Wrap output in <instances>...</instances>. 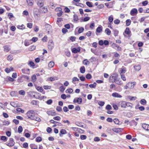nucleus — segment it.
Returning <instances> with one entry per match:
<instances>
[{"label": "nucleus", "mask_w": 149, "mask_h": 149, "mask_svg": "<svg viewBox=\"0 0 149 149\" xmlns=\"http://www.w3.org/2000/svg\"><path fill=\"white\" fill-rule=\"evenodd\" d=\"M35 112L32 110H29L28 111L27 113V116L28 117V118L32 120L34 119L33 118L35 116Z\"/></svg>", "instance_id": "nucleus-1"}, {"label": "nucleus", "mask_w": 149, "mask_h": 149, "mask_svg": "<svg viewBox=\"0 0 149 149\" xmlns=\"http://www.w3.org/2000/svg\"><path fill=\"white\" fill-rule=\"evenodd\" d=\"M119 104L121 107L123 108H125L126 107H130L131 104V103L126 102H121Z\"/></svg>", "instance_id": "nucleus-2"}, {"label": "nucleus", "mask_w": 149, "mask_h": 149, "mask_svg": "<svg viewBox=\"0 0 149 149\" xmlns=\"http://www.w3.org/2000/svg\"><path fill=\"white\" fill-rule=\"evenodd\" d=\"M15 144L13 139V138H11L10 139L9 142H7L6 143V145L12 147Z\"/></svg>", "instance_id": "nucleus-3"}, {"label": "nucleus", "mask_w": 149, "mask_h": 149, "mask_svg": "<svg viewBox=\"0 0 149 149\" xmlns=\"http://www.w3.org/2000/svg\"><path fill=\"white\" fill-rule=\"evenodd\" d=\"M129 87V88L130 89H133L136 85V83L135 82H129L128 83Z\"/></svg>", "instance_id": "nucleus-4"}, {"label": "nucleus", "mask_w": 149, "mask_h": 149, "mask_svg": "<svg viewBox=\"0 0 149 149\" xmlns=\"http://www.w3.org/2000/svg\"><path fill=\"white\" fill-rule=\"evenodd\" d=\"M137 10L136 8H133L130 11V14L132 16H134L137 13Z\"/></svg>", "instance_id": "nucleus-5"}, {"label": "nucleus", "mask_w": 149, "mask_h": 149, "mask_svg": "<svg viewBox=\"0 0 149 149\" xmlns=\"http://www.w3.org/2000/svg\"><path fill=\"white\" fill-rule=\"evenodd\" d=\"M54 44L52 41H50L48 42V47L50 50L52 49L54 47Z\"/></svg>", "instance_id": "nucleus-6"}, {"label": "nucleus", "mask_w": 149, "mask_h": 149, "mask_svg": "<svg viewBox=\"0 0 149 149\" xmlns=\"http://www.w3.org/2000/svg\"><path fill=\"white\" fill-rule=\"evenodd\" d=\"M38 10L37 9H35L33 11V15L35 17H38L40 16V14L38 13Z\"/></svg>", "instance_id": "nucleus-7"}, {"label": "nucleus", "mask_w": 149, "mask_h": 149, "mask_svg": "<svg viewBox=\"0 0 149 149\" xmlns=\"http://www.w3.org/2000/svg\"><path fill=\"white\" fill-rule=\"evenodd\" d=\"M142 127L145 130H149V125L145 123H143L142 124Z\"/></svg>", "instance_id": "nucleus-8"}, {"label": "nucleus", "mask_w": 149, "mask_h": 149, "mask_svg": "<svg viewBox=\"0 0 149 149\" xmlns=\"http://www.w3.org/2000/svg\"><path fill=\"white\" fill-rule=\"evenodd\" d=\"M3 48L5 52H8L10 49V46L9 45H6L3 46Z\"/></svg>", "instance_id": "nucleus-9"}, {"label": "nucleus", "mask_w": 149, "mask_h": 149, "mask_svg": "<svg viewBox=\"0 0 149 149\" xmlns=\"http://www.w3.org/2000/svg\"><path fill=\"white\" fill-rule=\"evenodd\" d=\"M112 47L117 50H119L121 49L120 47L116 44L113 43L112 45Z\"/></svg>", "instance_id": "nucleus-10"}, {"label": "nucleus", "mask_w": 149, "mask_h": 149, "mask_svg": "<svg viewBox=\"0 0 149 149\" xmlns=\"http://www.w3.org/2000/svg\"><path fill=\"white\" fill-rule=\"evenodd\" d=\"M58 79V77H54L48 78L47 80L48 81H53L55 80H57Z\"/></svg>", "instance_id": "nucleus-11"}, {"label": "nucleus", "mask_w": 149, "mask_h": 149, "mask_svg": "<svg viewBox=\"0 0 149 149\" xmlns=\"http://www.w3.org/2000/svg\"><path fill=\"white\" fill-rule=\"evenodd\" d=\"M121 129L120 128H113L112 130L115 132L118 133L121 131Z\"/></svg>", "instance_id": "nucleus-12"}, {"label": "nucleus", "mask_w": 149, "mask_h": 149, "mask_svg": "<svg viewBox=\"0 0 149 149\" xmlns=\"http://www.w3.org/2000/svg\"><path fill=\"white\" fill-rule=\"evenodd\" d=\"M112 95L114 97L121 98L122 97L121 95L117 93H113L112 94Z\"/></svg>", "instance_id": "nucleus-13"}, {"label": "nucleus", "mask_w": 149, "mask_h": 149, "mask_svg": "<svg viewBox=\"0 0 149 149\" xmlns=\"http://www.w3.org/2000/svg\"><path fill=\"white\" fill-rule=\"evenodd\" d=\"M28 94L31 97H35V93L34 92L30 91L28 93Z\"/></svg>", "instance_id": "nucleus-14"}, {"label": "nucleus", "mask_w": 149, "mask_h": 149, "mask_svg": "<svg viewBox=\"0 0 149 149\" xmlns=\"http://www.w3.org/2000/svg\"><path fill=\"white\" fill-rule=\"evenodd\" d=\"M47 113L49 115L54 116L56 115V113L54 111H47Z\"/></svg>", "instance_id": "nucleus-15"}, {"label": "nucleus", "mask_w": 149, "mask_h": 149, "mask_svg": "<svg viewBox=\"0 0 149 149\" xmlns=\"http://www.w3.org/2000/svg\"><path fill=\"white\" fill-rule=\"evenodd\" d=\"M80 49L79 48L76 49V48H73L72 50V52L73 53H77L78 52H79L80 51Z\"/></svg>", "instance_id": "nucleus-16"}, {"label": "nucleus", "mask_w": 149, "mask_h": 149, "mask_svg": "<svg viewBox=\"0 0 149 149\" xmlns=\"http://www.w3.org/2000/svg\"><path fill=\"white\" fill-rule=\"evenodd\" d=\"M26 2L29 6H32L33 4V0H26Z\"/></svg>", "instance_id": "nucleus-17"}, {"label": "nucleus", "mask_w": 149, "mask_h": 149, "mask_svg": "<svg viewBox=\"0 0 149 149\" xmlns=\"http://www.w3.org/2000/svg\"><path fill=\"white\" fill-rule=\"evenodd\" d=\"M135 70L136 71H138L141 69V67L140 65H135L134 67Z\"/></svg>", "instance_id": "nucleus-18"}, {"label": "nucleus", "mask_w": 149, "mask_h": 149, "mask_svg": "<svg viewBox=\"0 0 149 149\" xmlns=\"http://www.w3.org/2000/svg\"><path fill=\"white\" fill-rule=\"evenodd\" d=\"M54 65V63L52 61L49 62L48 64V67L49 68H52L53 67Z\"/></svg>", "instance_id": "nucleus-19"}, {"label": "nucleus", "mask_w": 149, "mask_h": 149, "mask_svg": "<svg viewBox=\"0 0 149 149\" xmlns=\"http://www.w3.org/2000/svg\"><path fill=\"white\" fill-rule=\"evenodd\" d=\"M120 74L122 73H125L126 72V68L125 67H123L122 68L120 69Z\"/></svg>", "instance_id": "nucleus-20"}, {"label": "nucleus", "mask_w": 149, "mask_h": 149, "mask_svg": "<svg viewBox=\"0 0 149 149\" xmlns=\"http://www.w3.org/2000/svg\"><path fill=\"white\" fill-rule=\"evenodd\" d=\"M66 133V130L64 129H62L60 131L59 135L60 136H61V134H65Z\"/></svg>", "instance_id": "nucleus-21"}, {"label": "nucleus", "mask_w": 149, "mask_h": 149, "mask_svg": "<svg viewBox=\"0 0 149 149\" xmlns=\"http://www.w3.org/2000/svg\"><path fill=\"white\" fill-rule=\"evenodd\" d=\"M80 72L82 73H84L85 71V69L84 66H82L80 68Z\"/></svg>", "instance_id": "nucleus-22"}, {"label": "nucleus", "mask_w": 149, "mask_h": 149, "mask_svg": "<svg viewBox=\"0 0 149 149\" xmlns=\"http://www.w3.org/2000/svg\"><path fill=\"white\" fill-rule=\"evenodd\" d=\"M114 82L116 84L118 85H121L122 83H121V80L119 79H116L114 81Z\"/></svg>", "instance_id": "nucleus-23"}, {"label": "nucleus", "mask_w": 149, "mask_h": 149, "mask_svg": "<svg viewBox=\"0 0 149 149\" xmlns=\"http://www.w3.org/2000/svg\"><path fill=\"white\" fill-rule=\"evenodd\" d=\"M34 119H32V120H35L38 122H40L41 121V119L38 117L34 116L33 118Z\"/></svg>", "instance_id": "nucleus-24"}, {"label": "nucleus", "mask_w": 149, "mask_h": 149, "mask_svg": "<svg viewBox=\"0 0 149 149\" xmlns=\"http://www.w3.org/2000/svg\"><path fill=\"white\" fill-rule=\"evenodd\" d=\"M58 10L60 12L59 13H57V15L59 17L62 15L63 12L62 11H61L62 10V9L61 8H58Z\"/></svg>", "instance_id": "nucleus-25"}, {"label": "nucleus", "mask_w": 149, "mask_h": 149, "mask_svg": "<svg viewBox=\"0 0 149 149\" xmlns=\"http://www.w3.org/2000/svg\"><path fill=\"white\" fill-rule=\"evenodd\" d=\"M40 10L43 13H45L47 12V9L45 7H40Z\"/></svg>", "instance_id": "nucleus-26"}, {"label": "nucleus", "mask_w": 149, "mask_h": 149, "mask_svg": "<svg viewBox=\"0 0 149 149\" xmlns=\"http://www.w3.org/2000/svg\"><path fill=\"white\" fill-rule=\"evenodd\" d=\"M82 102V100L81 98H78L76 100V102L78 104H80Z\"/></svg>", "instance_id": "nucleus-27"}, {"label": "nucleus", "mask_w": 149, "mask_h": 149, "mask_svg": "<svg viewBox=\"0 0 149 149\" xmlns=\"http://www.w3.org/2000/svg\"><path fill=\"white\" fill-rule=\"evenodd\" d=\"M105 32L108 35H109L111 34V31L109 29H106L105 30Z\"/></svg>", "instance_id": "nucleus-28"}, {"label": "nucleus", "mask_w": 149, "mask_h": 149, "mask_svg": "<svg viewBox=\"0 0 149 149\" xmlns=\"http://www.w3.org/2000/svg\"><path fill=\"white\" fill-rule=\"evenodd\" d=\"M32 81L33 82H34L36 80V76L34 75L31 77Z\"/></svg>", "instance_id": "nucleus-29"}, {"label": "nucleus", "mask_w": 149, "mask_h": 149, "mask_svg": "<svg viewBox=\"0 0 149 149\" xmlns=\"http://www.w3.org/2000/svg\"><path fill=\"white\" fill-rule=\"evenodd\" d=\"M24 44L26 46H28L30 45V43L28 40H26L24 42Z\"/></svg>", "instance_id": "nucleus-30"}, {"label": "nucleus", "mask_w": 149, "mask_h": 149, "mask_svg": "<svg viewBox=\"0 0 149 149\" xmlns=\"http://www.w3.org/2000/svg\"><path fill=\"white\" fill-rule=\"evenodd\" d=\"M126 25L127 26H129L131 24V21L130 19H127L126 21Z\"/></svg>", "instance_id": "nucleus-31"}, {"label": "nucleus", "mask_w": 149, "mask_h": 149, "mask_svg": "<svg viewBox=\"0 0 149 149\" xmlns=\"http://www.w3.org/2000/svg\"><path fill=\"white\" fill-rule=\"evenodd\" d=\"M10 53L13 54H16L19 53V51L18 50H12L10 52Z\"/></svg>", "instance_id": "nucleus-32"}, {"label": "nucleus", "mask_w": 149, "mask_h": 149, "mask_svg": "<svg viewBox=\"0 0 149 149\" xmlns=\"http://www.w3.org/2000/svg\"><path fill=\"white\" fill-rule=\"evenodd\" d=\"M23 130V128L21 126H20L18 128V132L19 133H21Z\"/></svg>", "instance_id": "nucleus-33"}, {"label": "nucleus", "mask_w": 149, "mask_h": 149, "mask_svg": "<svg viewBox=\"0 0 149 149\" xmlns=\"http://www.w3.org/2000/svg\"><path fill=\"white\" fill-rule=\"evenodd\" d=\"M36 46L34 45L31 46L29 48V50L30 51H33L35 49Z\"/></svg>", "instance_id": "nucleus-34"}, {"label": "nucleus", "mask_w": 149, "mask_h": 149, "mask_svg": "<svg viewBox=\"0 0 149 149\" xmlns=\"http://www.w3.org/2000/svg\"><path fill=\"white\" fill-rule=\"evenodd\" d=\"M28 64L31 67H33L35 66V64L34 62L32 61H29L28 63Z\"/></svg>", "instance_id": "nucleus-35"}, {"label": "nucleus", "mask_w": 149, "mask_h": 149, "mask_svg": "<svg viewBox=\"0 0 149 149\" xmlns=\"http://www.w3.org/2000/svg\"><path fill=\"white\" fill-rule=\"evenodd\" d=\"M36 89L40 92H42L43 90V89L42 87L39 86H38L36 88Z\"/></svg>", "instance_id": "nucleus-36"}, {"label": "nucleus", "mask_w": 149, "mask_h": 149, "mask_svg": "<svg viewBox=\"0 0 149 149\" xmlns=\"http://www.w3.org/2000/svg\"><path fill=\"white\" fill-rule=\"evenodd\" d=\"M84 28L83 27H80V28L78 31V32L79 33H82L84 31Z\"/></svg>", "instance_id": "nucleus-37"}, {"label": "nucleus", "mask_w": 149, "mask_h": 149, "mask_svg": "<svg viewBox=\"0 0 149 149\" xmlns=\"http://www.w3.org/2000/svg\"><path fill=\"white\" fill-rule=\"evenodd\" d=\"M96 84L95 82H94L93 84H91L89 85V86L91 88H95L96 87Z\"/></svg>", "instance_id": "nucleus-38"}, {"label": "nucleus", "mask_w": 149, "mask_h": 149, "mask_svg": "<svg viewBox=\"0 0 149 149\" xmlns=\"http://www.w3.org/2000/svg\"><path fill=\"white\" fill-rule=\"evenodd\" d=\"M13 59V56L11 55H9L7 57V59L10 61H11Z\"/></svg>", "instance_id": "nucleus-39"}, {"label": "nucleus", "mask_w": 149, "mask_h": 149, "mask_svg": "<svg viewBox=\"0 0 149 149\" xmlns=\"http://www.w3.org/2000/svg\"><path fill=\"white\" fill-rule=\"evenodd\" d=\"M73 92V90L71 88H69L66 90L65 92L66 93H71Z\"/></svg>", "instance_id": "nucleus-40"}, {"label": "nucleus", "mask_w": 149, "mask_h": 149, "mask_svg": "<svg viewBox=\"0 0 149 149\" xmlns=\"http://www.w3.org/2000/svg\"><path fill=\"white\" fill-rule=\"evenodd\" d=\"M125 32L126 34L129 35L130 33V31L129 28H127L125 30Z\"/></svg>", "instance_id": "nucleus-41"}, {"label": "nucleus", "mask_w": 149, "mask_h": 149, "mask_svg": "<svg viewBox=\"0 0 149 149\" xmlns=\"http://www.w3.org/2000/svg\"><path fill=\"white\" fill-rule=\"evenodd\" d=\"M10 105L14 107H17V104L14 102H10Z\"/></svg>", "instance_id": "nucleus-42"}, {"label": "nucleus", "mask_w": 149, "mask_h": 149, "mask_svg": "<svg viewBox=\"0 0 149 149\" xmlns=\"http://www.w3.org/2000/svg\"><path fill=\"white\" fill-rule=\"evenodd\" d=\"M140 103L141 104L145 105L146 104V101L143 99H142L140 101Z\"/></svg>", "instance_id": "nucleus-43"}, {"label": "nucleus", "mask_w": 149, "mask_h": 149, "mask_svg": "<svg viewBox=\"0 0 149 149\" xmlns=\"http://www.w3.org/2000/svg\"><path fill=\"white\" fill-rule=\"evenodd\" d=\"M36 140L37 142H40L42 141L41 137L40 136H38L36 138Z\"/></svg>", "instance_id": "nucleus-44"}, {"label": "nucleus", "mask_w": 149, "mask_h": 149, "mask_svg": "<svg viewBox=\"0 0 149 149\" xmlns=\"http://www.w3.org/2000/svg\"><path fill=\"white\" fill-rule=\"evenodd\" d=\"M86 5L89 7H93L92 3L89 1H87L86 3Z\"/></svg>", "instance_id": "nucleus-45"}, {"label": "nucleus", "mask_w": 149, "mask_h": 149, "mask_svg": "<svg viewBox=\"0 0 149 149\" xmlns=\"http://www.w3.org/2000/svg\"><path fill=\"white\" fill-rule=\"evenodd\" d=\"M9 124V122L8 121L4 120L3 121V125H8Z\"/></svg>", "instance_id": "nucleus-46"}, {"label": "nucleus", "mask_w": 149, "mask_h": 149, "mask_svg": "<svg viewBox=\"0 0 149 149\" xmlns=\"http://www.w3.org/2000/svg\"><path fill=\"white\" fill-rule=\"evenodd\" d=\"M102 31V29L101 27H98L96 29V31L97 32L100 33Z\"/></svg>", "instance_id": "nucleus-47"}, {"label": "nucleus", "mask_w": 149, "mask_h": 149, "mask_svg": "<svg viewBox=\"0 0 149 149\" xmlns=\"http://www.w3.org/2000/svg\"><path fill=\"white\" fill-rule=\"evenodd\" d=\"M56 109L58 112H61L62 110L61 107L59 106H57L56 108Z\"/></svg>", "instance_id": "nucleus-48"}, {"label": "nucleus", "mask_w": 149, "mask_h": 149, "mask_svg": "<svg viewBox=\"0 0 149 149\" xmlns=\"http://www.w3.org/2000/svg\"><path fill=\"white\" fill-rule=\"evenodd\" d=\"M108 20L109 22H110V23L112 22L113 20V17L112 15H111L108 18Z\"/></svg>", "instance_id": "nucleus-49"}, {"label": "nucleus", "mask_w": 149, "mask_h": 149, "mask_svg": "<svg viewBox=\"0 0 149 149\" xmlns=\"http://www.w3.org/2000/svg\"><path fill=\"white\" fill-rule=\"evenodd\" d=\"M7 138L4 136H2L1 137V139L4 141H6L7 140Z\"/></svg>", "instance_id": "nucleus-50"}, {"label": "nucleus", "mask_w": 149, "mask_h": 149, "mask_svg": "<svg viewBox=\"0 0 149 149\" xmlns=\"http://www.w3.org/2000/svg\"><path fill=\"white\" fill-rule=\"evenodd\" d=\"M38 40V38L36 37H33L30 40V41H32L33 42H35Z\"/></svg>", "instance_id": "nucleus-51"}, {"label": "nucleus", "mask_w": 149, "mask_h": 149, "mask_svg": "<svg viewBox=\"0 0 149 149\" xmlns=\"http://www.w3.org/2000/svg\"><path fill=\"white\" fill-rule=\"evenodd\" d=\"M113 122L115 124H119V121L117 118H114L113 119Z\"/></svg>", "instance_id": "nucleus-52"}, {"label": "nucleus", "mask_w": 149, "mask_h": 149, "mask_svg": "<svg viewBox=\"0 0 149 149\" xmlns=\"http://www.w3.org/2000/svg\"><path fill=\"white\" fill-rule=\"evenodd\" d=\"M19 93L21 95H24L25 94V92L23 90H20L19 91Z\"/></svg>", "instance_id": "nucleus-53"}, {"label": "nucleus", "mask_w": 149, "mask_h": 149, "mask_svg": "<svg viewBox=\"0 0 149 149\" xmlns=\"http://www.w3.org/2000/svg\"><path fill=\"white\" fill-rule=\"evenodd\" d=\"M80 138L81 140H85L86 139L87 136L85 135H81L80 136Z\"/></svg>", "instance_id": "nucleus-54"}, {"label": "nucleus", "mask_w": 149, "mask_h": 149, "mask_svg": "<svg viewBox=\"0 0 149 149\" xmlns=\"http://www.w3.org/2000/svg\"><path fill=\"white\" fill-rule=\"evenodd\" d=\"M89 63V61L88 60L86 59H85L83 61V63L86 65H88V63Z\"/></svg>", "instance_id": "nucleus-55"}, {"label": "nucleus", "mask_w": 149, "mask_h": 149, "mask_svg": "<svg viewBox=\"0 0 149 149\" xmlns=\"http://www.w3.org/2000/svg\"><path fill=\"white\" fill-rule=\"evenodd\" d=\"M65 88L63 86H61L60 87L59 89L60 91L61 92H63L65 90Z\"/></svg>", "instance_id": "nucleus-56"}, {"label": "nucleus", "mask_w": 149, "mask_h": 149, "mask_svg": "<svg viewBox=\"0 0 149 149\" xmlns=\"http://www.w3.org/2000/svg\"><path fill=\"white\" fill-rule=\"evenodd\" d=\"M86 78L88 79H91L92 78V76L90 74H88L86 75Z\"/></svg>", "instance_id": "nucleus-57"}, {"label": "nucleus", "mask_w": 149, "mask_h": 149, "mask_svg": "<svg viewBox=\"0 0 149 149\" xmlns=\"http://www.w3.org/2000/svg\"><path fill=\"white\" fill-rule=\"evenodd\" d=\"M61 118L59 116H57L53 118V119L55 120H59L61 119Z\"/></svg>", "instance_id": "nucleus-58"}, {"label": "nucleus", "mask_w": 149, "mask_h": 149, "mask_svg": "<svg viewBox=\"0 0 149 149\" xmlns=\"http://www.w3.org/2000/svg\"><path fill=\"white\" fill-rule=\"evenodd\" d=\"M65 54L68 57H69L70 55V52L68 50H67L65 52Z\"/></svg>", "instance_id": "nucleus-59"}, {"label": "nucleus", "mask_w": 149, "mask_h": 149, "mask_svg": "<svg viewBox=\"0 0 149 149\" xmlns=\"http://www.w3.org/2000/svg\"><path fill=\"white\" fill-rule=\"evenodd\" d=\"M38 5L40 7H42V6H43L44 4L42 2H40L39 1L38 3Z\"/></svg>", "instance_id": "nucleus-60"}, {"label": "nucleus", "mask_w": 149, "mask_h": 149, "mask_svg": "<svg viewBox=\"0 0 149 149\" xmlns=\"http://www.w3.org/2000/svg\"><path fill=\"white\" fill-rule=\"evenodd\" d=\"M121 79L124 81H125L126 80V79L125 76L123 74H121Z\"/></svg>", "instance_id": "nucleus-61"}, {"label": "nucleus", "mask_w": 149, "mask_h": 149, "mask_svg": "<svg viewBox=\"0 0 149 149\" xmlns=\"http://www.w3.org/2000/svg\"><path fill=\"white\" fill-rule=\"evenodd\" d=\"M114 22L115 24H118L120 22V21L118 19H116L114 20Z\"/></svg>", "instance_id": "nucleus-62"}, {"label": "nucleus", "mask_w": 149, "mask_h": 149, "mask_svg": "<svg viewBox=\"0 0 149 149\" xmlns=\"http://www.w3.org/2000/svg\"><path fill=\"white\" fill-rule=\"evenodd\" d=\"M52 102V100H48L46 102L47 104H51Z\"/></svg>", "instance_id": "nucleus-63"}, {"label": "nucleus", "mask_w": 149, "mask_h": 149, "mask_svg": "<svg viewBox=\"0 0 149 149\" xmlns=\"http://www.w3.org/2000/svg\"><path fill=\"white\" fill-rule=\"evenodd\" d=\"M98 104L100 106H103L104 104V102L99 101L98 102Z\"/></svg>", "instance_id": "nucleus-64"}]
</instances>
